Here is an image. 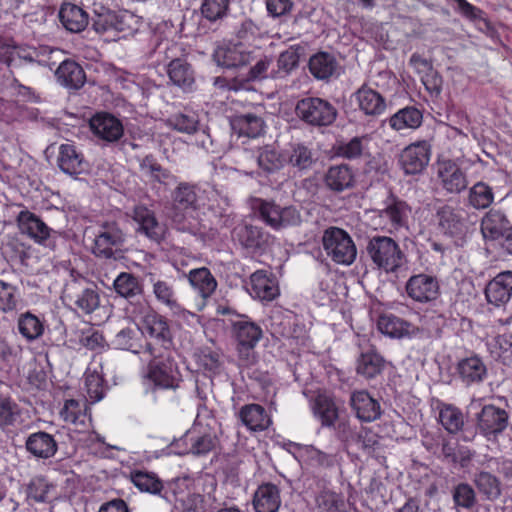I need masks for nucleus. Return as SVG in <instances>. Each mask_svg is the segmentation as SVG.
<instances>
[{"instance_id": "nucleus-12", "label": "nucleus", "mask_w": 512, "mask_h": 512, "mask_svg": "<svg viewBox=\"0 0 512 512\" xmlns=\"http://www.w3.org/2000/svg\"><path fill=\"white\" fill-rule=\"evenodd\" d=\"M19 222L21 229L35 241L50 248L55 247L54 238L57 232L50 229L38 216L29 211L21 212Z\"/></svg>"}, {"instance_id": "nucleus-64", "label": "nucleus", "mask_w": 512, "mask_h": 512, "mask_svg": "<svg viewBox=\"0 0 512 512\" xmlns=\"http://www.w3.org/2000/svg\"><path fill=\"white\" fill-rule=\"evenodd\" d=\"M407 206L403 202H394L389 205L385 210V215L390 219L394 226L400 227L404 225L407 217Z\"/></svg>"}, {"instance_id": "nucleus-50", "label": "nucleus", "mask_w": 512, "mask_h": 512, "mask_svg": "<svg viewBox=\"0 0 512 512\" xmlns=\"http://www.w3.org/2000/svg\"><path fill=\"white\" fill-rule=\"evenodd\" d=\"M18 329L23 337L28 341H32L42 335L44 327L35 315L26 312L19 317Z\"/></svg>"}, {"instance_id": "nucleus-19", "label": "nucleus", "mask_w": 512, "mask_h": 512, "mask_svg": "<svg viewBox=\"0 0 512 512\" xmlns=\"http://www.w3.org/2000/svg\"><path fill=\"white\" fill-rule=\"evenodd\" d=\"M25 448L34 457L46 460L56 454L58 444L52 434L45 431H37L27 437Z\"/></svg>"}, {"instance_id": "nucleus-5", "label": "nucleus", "mask_w": 512, "mask_h": 512, "mask_svg": "<svg viewBox=\"0 0 512 512\" xmlns=\"http://www.w3.org/2000/svg\"><path fill=\"white\" fill-rule=\"evenodd\" d=\"M255 210L259 218L274 230H281L301 223V215L294 206L282 207L274 201L258 199Z\"/></svg>"}, {"instance_id": "nucleus-22", "label": "nucleus", "mask_w": 512, "mask_h": 512, "mask_svg": "<svg viewBox=\"0 0 512 512\" xmlns=\"http://www.w3.org/2000/svg\"><path fill=\"white\" fill-rule=\"evenodd\" d=\"M442 187L448 193H460L467 188L468 181L462 169L452 161L443 162L438 169Z\"/></svg>"}, {"instance_id": "nucleus-28", "label": "nucleus", "mask_w": 512, "mask_h": 512, "mask_svg": "<svg viewBox=\"0 0 512 512\" xmlns=\"http://www.w3.org/2000/svg\"><path fill=\"white\" fill-rule=\"evenodd\" d=\"M115 292L127 299L131 304L140 303L143 294V287L139 279L131 273L122 272L114 280Z\"/></svg>"}, {"instance_id": "nucleus-52", "label": "nucleus", "mask_w": 512, "mask_h": 512, "mask_svg": "<svg viewBox=\"0 0 512 512\" xmlns=\"http://www.w3.org/2000/svg\"><path fill=\"white\" fill-rule=\"evenodd\" d=\"M131 480L141 491L158 494L162 489L161 481L153 473L134 471L131 472Z\"/></svg>"}, {"instance_id": "nucleus-1", "label": "nucleus", "mask_w": 512, "mask_h": 512, "mask_svg": "<svg viewBox=\"0 0 512 512\" xmlns=\"http://www.w3.org/2000/svg\"><path fill=\"white\" fill-rule=\"evenodd\" d=\"M135 22L134 15L126 10L115 11L97 4H94L90 16L91 28L100 35L122 33L126 36L135 30Z\"/></svg>"}, {"instance_id": "nucleus-30", "label": "nucleus", "mask_w": 512, "mask_h": 512, "mask_svg": "<svg viewBox=\"0 0 512 512\" xmlns=\"http://www.w3.org/2000/svg\"><path fill=\"white\" fill-rule=\"evenodd\" d=\"M378 329L381 333L392 338H402L414 334L418 329L411 323L393 315L383 314L377 321Z\"/></svg>"}, {"instance_id": "nucleus-4", "label": "nucleus", "mask_w": 512, "mask_h": 512, "mask_svg": "<svg viewBox=\"0 0 512 512\" xmlns=\"http://www.w3.org/2000/svg\"><path fill=\"white\" fill-rule=\"evenodd\" d=\"M322 244L327 255L338 264L350 265L356 259V246L350 235L341 228H327L323 233Z\"/></svg>"}, {"instance_id": "nucleus-44", "label": "nucleus", "mask_w": 512, "mask_h": 512, "mask_svg": "<svg viewBox=\"0 0 512 512\" xmlns=\"http://www.w3.org/2000/svg\"><path fill=\"white\" fill-rule=\"evenodd\" d=\"M236 331V339L238 345H246V347H255L262 337L261 328L249 321H239L234 324Z\"/></svg>"}, {"instance_id": "nucleus-34", "label": "nucleus", "mask_w": 512, "mask_h": 512, "mask_svg": "<svg viewBox=\"0 0 512 512\" xmlns=\"http://www.w3.org/2000/svg\"><path fill=\"white\" fill-rule=\"evenodd\" d=\"M239 416L244 425L253 431H262L269 427L270 417L259 404H249L241 408Z\"/></svg>"}, {"instance_id": "nucleus-49", "label": "nucleus", "mask_w": 512, "mask_h": 512, "mask_svg": "<svg viewBox=\"0 0 512 512\" xmlns=\"http://www.w3.org/2000/svg\"><path fill=\"white\" fill-rule=\"evenodd\" d=\"M165 123L169 128L186 134L196 133L199 126V120L196 115L184 113L171 115L166 119Z\"/></svg>"}, {"instance_id": "nucleus-59", "label": "nucleus", "mask_w": 512, "mask_h": 512, "mask_svg": "<svg viewBox=\"0 0 512 512\" xmlns=\"http://www.w3.org/2000/svg\"><path fill=\"white\" fill-rule=\"evenodd\" d=\"M20 415L18 405L9 398H0V427L13 425Z\"/></svg>"}, {"instance_id": "nucleus-9", "label": "nucleus", "mask_w": 512, "mask_h": 512, "mask_svg": "<svg viewBox=\"0 0 512 512\" xmlns=\"http://www.w3.org/2000/svg\"><path fill=\"white\" fill-rule=\"evenodd\" d=\"M431 145L418 141L405 147L399 154L398 163L406 175L422 174L429 164Z\"/></svg>"}, {"instance_id": "nucleus-56", "label": "nucleus", "mask_w": 512, "mask_h": 512, "mask_svg": "<svg viewBox=\"0 0 512 512\" xmlns=\"http://www.w3.org/2000/svg\"><path fill=\"white\" fill-rule=\"evenodd\" d=\"M85 386L92 402L100 401L105 394L104 379L97 372L86 373Z\"/></svg>"}, {"instance_id": "nucleus-41", "label": "nucleus", "mask_w": 512, "mask_h": 512, "mask_svg": "<svg viewBox=\"0 0 512 512\" xmlns=\"http://www.w3.org/2000/svg\"><path fill=\"white\" fill-rule=\"evenodd\" d=\"M173 209L176 210H196L198 208V197L195 186L187 182L180 183L172 194Z\"/></svg>"}, {"instance_id": "nucleus-48", "label": "nucleus", "mask_w": 512, "mask_h": 512, "mask_svg": "<svg viewBox=\"0 0 512 512\" xmlns=\"http://www.w3.org/2000/svg\"><path fill=\"white\" fill-rule=\"evenodd\" d=\"M494 200V193L490 186L484 182H477L469 190L468 201L476 209H485Z\"/></svg>"}, {"instance_id": "nucleus-36", "label": "nucleus", "mask_w": 512, "mask_h": 512, "mask_svg": "<svg viewBox=\"0 0 512 512\" xmlns=\"http://www.w3.org/2000/svg\"><path fill=\"white\" fill-rule=\"evenodd\" d=\"M257 164L265 175L276 173L284 167L285 157L270 145L263 146L257 151Z\"/></svg>"}, {"instance_id": "nucleus-57", "label": "nucleus", "mask_w": 512, "mask_h": 512, "mask_svg": "<svg viewBox=\"0 0 512 512\" xmlns=\"http://www.w3.org/2000/svg\"><path fill=\"white\" fill-rule=\"evenodd\" d=\"M289 163L299 170H306L312 166L314 159L306 146L298 144L294 146L289 156Z\"/></svg>"}, {"instance_id": "nucleus-25", "label": "nucleus", "mask_w": 512, "mask_h": 512, "mask_svg": "<svg viewBox=\"0 0 512 512\" xmlns=\"http://www.w3.org/2000/svg\"><path fill=\"white\" fill-rule=\"evenodd\" d=\"M465 214L463 209L449 205H443L436 212L440 228L451 236L460 235L465 231Z\"/></svg>"}, {"instance_id": "nucleus-20", "label": "nucleus", "mask_w": 512, "mask_h": 512, "mask_svg": "<svg viewBox=\"0 0 512 512\" xmlns=\"http://www.w3.org/2000/svg\"><path fill=\"white\" fill-rule=\"evenodd\" d=\"M306 54L305 44L291 45L287 50L281 52L277 59V69L270 70V78H286L299 66L300 59Z\"/></svg>"}, {"instance_id": "nucleus-33", "label": "nucleus", "mask_w": 512, "mask_h": 512, "mask_svg": "<svg viewBox=\"0 0 512 512\" xmlns=\"http://www.w3.org/2000/svg\"><path fill=\"white\" fill-rule=\"evenodd\" d=\"M57 161L59 168L71 176L81 174L85 170L83 156L71 144H62L60 146Z\"/></svg>"}, {"instance_id": "nucleus-37", "label": "nucleus", "mask_w": 512, "mask_h": 512, "mask_svg": "<svg viewBox=\"0 0 512 512\" xmlns=\"http://www.w3.org/2000/svg\"><path fill=\"white\" fill-rule=\"evenodd\" d=\"M134 219L150 239L160 242L163 236V228L158 223L154 213L146 207L139 206L134 209Z\"/></svg>"}, {"instance_id": "nucleus-51", "label": "nucleus", "mask_w": 512, "mask_h": 512, "mask_svg": "<svg viewBox=\"0 0 512 512\" xmlns=\"http://www.w3.org/2000/svg\"><path fill=\"white\" fill-rule=\"evenodd\" d=\"M229 4L230 0H203L200 11L206 20L216 22L227 15Z\"/></svg>"}, {"instance_id": "nucleus-8", "label": "nucleus", "mask_w": 512, "mask_h": 512, "mask_svg": "<svg viewBox=\"0 0 512 512\" xmlns=\"http://www.w3.org/2000/svg\"><path fill=\"white\" fill-rule=\"evenodd\" d=\"M234 238L253 254H263L274 243L275 238L263 228L244 223L233 230Z\"/></svg>"}, {"instance_id": "nucleus-53", "label": "nucleus", "mask_w": 512, "mask_h": 512, "mask_svg": "<svg viewBox=\"0 0 512 512\" xmlns=\"http://www.w3.org/2000/svg\"><path fill=\"white\" fill-rule=\"evenodd\" d=\"M439 419L443 427L450 433L458 432L464 424L461 411L451 405L441 409Z\"/></svg>"}, {"instance_id": "nucleus-43", "label": "nucleus", "mask_w": 512, "mask_h": 512, "mask_svg": "<svg viewBox=\"0 0 512 512\" xmlns=\"http://www.w3.org/2000/svg\"><path fill=\"white\" fill-rule=\"evenodd\" d=\"M458 371L467 383L480 382L486 375V367L478 357H470L458 364Z\"/></svg>"}, {"instance_id": "nucleus-31", "label": "nucleus", "mask_w": 512, "mask_h": 512, "mask_svg": "<svg viewBox=\"0 0 512 512\" xmlns=\"http://www.w3.org/2000/svg\"><path fill=\"white\" fill-rule=\"evenodd\" d=\"M280 503L279 489L274 484H263L254 494L253 505L256 512H277Z\"/></svg>"}, {"instance_id": "nucleus-21", "label": "nucleus", "mask_w": 512, "mask_h": 512, "mask_svg": "<svg viewBox=\"0 0 512 512\" xmlns=\"http://www.w3.org/2000/svg\"><path fill=\"white\" fill-rule=\"evenodd\" d=\"M250 295L261 301H272L279 295L276 280L265 270H258L250 276Z\"/></svg>"}, {"instance_id": "nucleus-32", "label": "nucleus", "mask_w": 512, "mask_h": 512, "mask_svg": "<svg viewBox=\"0 0 512 512\" xmlns=\"http://www.w3.org/2000/svg\"><path fill=\"white\" fill-rule=\"evenodd\" d=\"M310 73L318 80H328L337 73L339 64L328 52H318L310 57L308 63Z\"/></svg>"}, {"instance_id": "nucleus-3", "label": "nucleus", "mask_w": 512, "mask_h": 512, "mask_svg": "<svg viewBox=\"0 0 512 512\" xmlns=\"http://www.w3.org/2000/svg\"><path fill=\"white\" fill-rule=\"evenodd\" d=\"M146 351L152 356L146 377L154 383L155 387L176 389L179 386L180 373L170 355L156 354V348L152 344L146 345Z\"/></svg>"}, {"instance_id": "nucleus-11", "label": "nucleus", "mask_w": 512, "mask_h": 512, "mask_svg": "<svg viewBox=\"0 0 512 512\" xmlns=\"http://www.w3.org/2000/svg\"><path fill=\"white\" fill-rule=\"evenodd\" d=\"M143 333L161 342L165 351L172 345V332L167 319L156 311L147 308L141 320Z\"/></svg>"}, {"instance_id": "nucleus-42", "label": "nucleus", "mask_w": 512, "mask_h": 512, "mask_svg": "<svg viewBox=\"0 0 512 512\" xmlns=\"http://www.w3.org/2000/svg\"><path fill=\"white\" fill-rule=\"evenodd\" d=\"M422 113L415 107H405L389 118L390 126L395 130L415 129L422 123Z\"/></svg>"}, {"instance_id": "nucleus-26", "label": "nucleus", "mask_w": 512, "mask_h": 512, "mask_svg": "<svg viewBox=\"0 0 512 512\" xmlns=\"http://www.w3.org/2000/svg\"><path fill=\"white\" fill-rule=\"evenodd\" d=\"M59 19L63 27L72 33L82 32L90 23V17L86 11L72 3L61 5Z\"/></svg>"}, {"instance_id": "nucleus-60", "label": "nucleus", "mask_w": 512, "mask_h": 512, "mask_svg": "<svg viewBox=\"0 0 512 512\" xmlns=\"http://www.w3.org/2000/svg\"><path fill=\"white\" fill-rule=\"evenodd\" d=\"M218 443L216 436L204 434L195 439H191L190 452L194 455H204L212 451Z\"/></svg>"}, {"instance_id": "nucleus-16", "label": "nucleus", "mask_w": 512, "mask_h": 512, "mask_svg": "<svg viewBox=\"0 0 512 512\" xmlns=\"http://www.w3.org/2000/svg\"><path fill=\"white\" fill-rule=\"evenodd\" d=\"M350 406L358 419L372 422L380 418L381 408L377 400L365 390L354 391L350 396Z\"/></svg>"}, {"instance_id": "nucleus-15", "label": "nucleus", "mask_w": 512, "mask_h": 512, "mask_svg": "<svg viewBox=\"0 0 512 512\" xmlns=\"http://www.w3.org/2000/svg\"><path fill=\"white\" fill-rule=\"evenodd\" d=\"M93 133L107 142H115L123 135V125L115 116L108 113H98L89 122Z\"/></svg>"}, {"instance_id": "nucleus-39", "label": "nucleus", "mask_w": 512, "mask_h": 512, "mask_svg": "<svg viewBox=\"0 0 512 512\" xmlns=\"http://www.w3.org/2000/svg\"><path fill=\"white\" fill-rule=\"evenodd\" d=\"M188 279L203 298L210 297L217 287L216 279L206 267L191 270Z\"/></svg>"}, {"instance_id": "nucleus-63", "label": "nucleus", "mask_w": 512, "mask_h": 512, "mask_svg": "<svg viewBox=\"0 0 512 512\" xmlns=\"http://www.w3.org/2000/svg\"><path fill=\"white\" fill-rule=\"evenodd\" d=\"M472 8L474 9L473 12H467L466 14L461 9H457V11L465 18L469 19L470 21L474 22L476 25H478L479 29L483 32H486L487 34H490L493 32V26L491 22L486 18L484 11H482L480 8L472 5Z\"/></svg>"}, {"instance_id": "nucleus-7", "label": "nucleus", "mask_w": 512, "mask_h": 512, "mask_svg": "<svg viewBox=\"0 0 512 512\" xmlns=\"http://www.w3.org/2000/svg\"><path fill=\"white\" fill-rule=\"evenodd\" d=\"M124 242L125 234L120 226L114 221H105L95 237L92 253L98 258L115 259L114 248L115 251L120 250Z\"/></svg>"}, {"instance_id": "nucleus-24", "label": "nucleus", "mask_w": 512, "mask_h": 512, "mask_svg": "<svg viewBox=\"0 0 512 512\" xmlns=\"http://www.w3.org/2000/svg\"><path fill=\"white\" fill-rule=\"evenodd\" d=\"M214 59L219 66L234 69L249 64L252 54L242 44H237L217 49Z\"/></svg>"}, {"instance_id": "nucleus-62", "label": "nucleus", "mask_w": 512, "mask_h": 512, "mask_svg": "<svg viewBox=\"0 0 512 512\" xmlns=\"http://www.w3.org/2000/svg\"><path fill=\"white\" fill-rule=\"evenodd\" d=\"M272 63V59L271 58H268V57H263L261 58L259 61H257V63L252 66L246 77H245V80L250 82V81H260V80H263V79H266V78H270V71H269V67Z\"/></svg>"}, {"instance_id": "nucleus-55", "label": "nucleus", "mask_w": 512, "mask_h": 512, "mask_svg": "<svg viewBox=\"0 0 512 512\" xmlns=\"http://www.w3.org/2000/svg\"><path fill=\"white\" fill-rule=\"evenodd\" d=\"M377 444L378 440L376 438V435L372 433L370 430L361 427L359 430H356L353 436L350 437L349 447L356 450L370 452L371 450H374Z\"/></svg>"}, {"instance_id": "nucleus-46", "label": "nucleus", "mask_w": 512, "mask_h": 512, "mask_svg": "<svg viewBox=\"0 0 512 512\" xmlns=\"http://www.w3.org/2000/svg\"><path fill=\"white\" fill-rule=\"evenodd\" d=\"M454 507L459 510L473 509L477 504L476 493L471 485L468 483H459L451 490Z\"/></svg>"}, {"instance_id": "nucleus-47", "label": "nucleus", "mask_w": 512, "mask_h": 512, "mask_svg": "<svg viewBox=\"0 0 512 512\" xmlns=\"http://www.w3.org/2000/svg\"><path fill=\"white\" fill-rule=\"evenodd\" d=\"M474 483L489 500H495L501 495L500 481L489 472L481 471L475 474Z\"/></svg>"}, {"instance_id": "nucleus-13", "label": "nucleus", "mask_w": 512, "mask_h": 512, "mask_svg": "<svg viewBox=\"0 0 512 512\" xmlns=\"http://www.w3.org/2000/svg\"><path fill=\"white\" fill-rule=\"evenodd\" d=\"M507 425V412L494 405H485L477 415V427L485 436L500 434Z\"/></svg>"}, {"instance_id": "nucleus-10", "label": "nucleus", "mask_w": 512, "mask_h": 512, "mask_svg": "<svg viewBox=\"0 0 512 512\" xmlns=\"http://www.w3.org/2000/svg\"><path fill=\"white\" fill-rule=\"evenodd\" d=\"M64 298L82 312L89 314L99 306V295L83 281H72L64 289Z\"/></svg>"}, {"instance_id": "nucleus-23", "label": "nucleus", "mask_w": 512, "mask_h": 512, "mask_svg": "<svg viewBox=\"0 0 512 512\" xmlns=\"http://www.w3.org/2000/svg\"><path fill=\"white\" fill-rule=\"evenodd\" d=\"M230 126L239 137L256 138L264 133L265 121L254 113H245L232 116Z\"/></svg>"}, {"instance_id": "nucleus-6", "label": "nucleus", "mask_w": 512, "mask_h": 512, "mask_svg": "<svg viewBox=\"0 0 512 512\" xmlns=\"http://www.w3.org/2000/svg\"><path fill=\"white\" fill-rule=\"evenodd\" d=\"M295 112L302 121L312 126L331 125L337 117V109L327 100L318 97L299 100Z\"/></svg>"}, {"instance_id": "nucleus-2", "label": "nucleus", "mask_w": 512, "mask_h": 512, "mask_svg": "<svg viewBox=\"0 0 512 512\" xmlns=\"http://www.w3.org/2000/svg\"><path fill=\"white\" fill-rule=\"evenodd\" d=\"M366 251L372 262L387 273L396 272L405 258L396 241L387 236L372 237Z\"/></svg>"}, {"instance_id": "nucleus-27", "label": "nucleus", "mask_w": 512, "mask_h": 512, "mask_svg": "<svg viewBox=\"0 0 512 512\" xmlns=\"http://www.w3.org/2000/svg\"><path fill=\"white\" fill-rule=\"evenodd\" d=\"M55 75L58 82L68 89H79L86 81L83 68L73 60L63 61L58 66Z\"/></svg>"}, {"instance_id": "nucleus-14", "label": "nucleus", "mask_w": 512, "mask_h": 512, "mask_svg": "<svg viewBox=\"0 0 512 512\" xmlns=\"http://www.w3.org/2000/svg\"><path fill=\"white\" fill-rule=\"evenodd\" d=\"M407 295L417 302H429L435 300L439 294V285L436 278L418 274L409 278L406 283Z\"/></svg>"}, {"instance_id": "nucleus-61", "label": "nucleus", "mask_w": 512, "mask_h": 512, "mask_svg": "<svg viewBox=\"0 0 512 512\" xmlns=\"http://www.w3.org/2000/svg\"><path fill=\"white\" fill-rule=\"evenodd\" d=\"M153 292L156 298L170 308L178 307L177 301L174 298L172 287L165 281H156L153 285Z\"/></svg>"}, {"instance_id": "nucleus-58", "label": "nucleus", "mask_w": 512, "mask_h": 512, "mask_svg": "<svg viewBox=\"0 0 512 512\" xmlns=\"http://www.w3.org/2000/svg\"><path fill=\"white\" fill-rule=\"evenodd\" d=\"M16 292V287L0 280V310L8 312L17 308L19 299Z\"/></svg>"}, {"instance_id": "nucleus-45", "label": "nucleus", "mask_w": 512, "mask_h": 512, "mask_svg": "<svg viewBox=\"0 0 512 512\" xmlns=\"http://www.w3.org/2000/svg\"><path fill=\"white\" fill-rule=\"evenodd\" d=\"M314 414L323 426H332L338 418V410L332 399L319 395L313 405Z\"/></svg>"}, {"instance_id": "nucleus-54", "label": "nucleus", "mask_w": 512, "mask_h": 512, "mask_svg": "<svg viewBox=\"0 0 512 512\" xmlns=\"http://www.w3.org/2000/svg\"><path fill=\"white\" fill-rule=\"evenodd\" d=\"M291 317L281 310H275L269 317V327L272 336L288 337L291 334Z\"/></svg>"}, {"instance_id": "nucleus-40", "label": "nucleus", "mask_w": 512, "mask_h": 512, "mask_svg": "<svg viewBox=\"0 0 512 512\" xmlns=\"http://www.w3.org/2000/svg\"><path fill=\"white\" fill-rule=\"evenodd\" d=\"M385 366V360L375 351H367L360 355L357 361L356 371L366 379H372L379 375Z\"/></svg>"}, {"instance_id": "nucleus-18", "label": "nucleus", "mask_w": 512, "mask_h": 512, "mask_svg": "<svg viewBox=\"0 0 512 512\" xmlns=\"http://www.w3.org/2000/svg\"><path fill=\"white\" fill-rule=\"evenodd\" d=\"M324 184L330 191L341 193L355 186V174L347 164L334 165L326 171Z\"/></svg>"}, {"instance_id": "nucleus-29", "label": "nucleus", "mask_w": 512, "mask_h": 512, "mask_svg": "<svg viewBox=\"0 0 512 512\" xmlns=\"http://www.w3.org/2000/svg\"><path fill=\"white\" fill-rule=\"evenodd\" d=\"M510 222L506 215L497 209H490L481 221V232L485 239L498 240L509 229Z\"/></svg>"}, {"instance_id": "nucleus-35", "label": "nucleus", "mask_w": 512, "mask_h": 512, "mask_svg": "<svg viewBox=\"0 0 512 512\" xmlns=\"http://www.w3.org/2000/svg\"><path fill=\"white\" fill-rule=\"evenodd\" d=\"M167 73L170 81L183 90L189 89L195 81L191 65L180 58L170 61Z\"/></svg>"}, {"instance_id": "nucleus-38", "label": "nucleus", "mask_w": 512, "mask_h": 512, "mask_svg": "<svg viewBox=\"0 0 512 512\" xmlns=\"http://www.w3.org/2000/svg\"><path fill=\"white\" fill-rule=\"evenodd\" d=\"M355 96L360 109L367 115H379L386 107L384 98L365 85L357 90Z\"/></svg>"}, {"instance_id": "nucleus-17", "label": "nucleus", "mask_w": 512, "mask_h": 512, "mask_svg": "<svg viewBox=\"0 0 512 512\" xmlns=\"http://www.w3.org/2000/svg\"><path fill=\"white\" fill-rule=\"evenodd\" d=\"M512 295V271H504L495 276L485 288L489 303L500 306L507 303Z\"/></svg>"}]
</instances>
